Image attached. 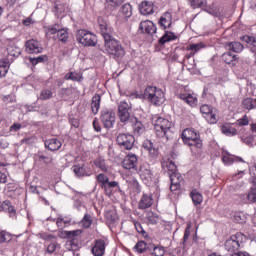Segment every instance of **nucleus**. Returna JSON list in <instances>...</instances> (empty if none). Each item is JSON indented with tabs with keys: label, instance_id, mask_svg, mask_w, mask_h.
Masks as SVG:
<instances>
[{
	"label": "nucleus",
	"instance_id": "obj_59",
	"mask_svg": "<svg viewBox=\"0 0 256 256\" xmlns=\"http://www.w3.org/2000/svg\"><path fill=\"white\" fill-rule=\"evenodd\" d=\"M213 111V107L207 105V104H203L201 107H200V113H202V115H205V117L207 115H209L211 112Z\"/></svg>",
	"mask_w": 256,
	"mask_h": 256
},
{
	"label": "nucleus",
	"instance_id": "obj_33",
	"mask_svg": "<svg viewBox=\"0 0 256 256\" xmlns=\"http://www.w3.org/2000/svg\"><path fill=\"white\" fill-rule=\"evenodd\" d=\"M193 227V224L189 222L187 224L186 230L184 232V237L182 243H180V246L182 249H187V246L189 245V237H191V228Z\"/></svg>",
	"mask_w": 256,
	"mask_h": 256
},
{
	"label": "nucleus",
	"instance_id": "obj_35",
	"mask_svg": "<svg viewBox=\"0 0 256 256\" xmlns=\"http://www.w3.org/2000/svg\"><path fill=\"white\" fill-rule=\"evenodd\" d=\"M221 131L223 135H226V137H234V135H237V129H235L231 124L222 125Z\"/></svg>",
	"mask_w": 256,
	"mask_h": 256
},
{
	"label": "nucleus",
	"instance_id": "obj_3",
	"mask_svg": "<svg viewBox=\"0 0 256 256\" xmlns=\"http://www.w3.org/2000/svg\"><path fill=\"white\" fill-rule=\"evenodd\" d=\"M143 98L152 103V105H163L165 103V93L155 86L146 87Z\"/></svg>",
	"mask_w": 256,
	"mask_h": 256
},
{
	"label": "nucleus",
	"instance_id": "obj_26",
	"mask_svg": "<svg viewBox=\"0 0 256 256\" xmlns=\"http://www.w3.org/2000/svg\"><path fill=\"white\" fill-rule=\"evenodd\" d=\"M59 29H60L59 24L48 26L45 30L46 37L48 39H53V41H57V33L59 32Z\"/></svg>",
	"mask_w": 256,
	"mask_h": 256
},
{
	"label": "nucleus",
	"instance_id": "obj_49",
	"mask_svg": "<svg viewBox=\"0 0 256 256\" xmlns=\"http://www.w3.org/2000/svg\"><path fill=\"white\" fill-rule=\"evenodd\" d=\"M11 241V234L5 230H0V245L2 243H9Z\"/></svg>",
	"mask_w": 256,
	"mask_h": 256
},
{
	"label": "nucleus",
	"instance_id": "obj_22",
	"mask_svg": "<svg viewBox=\"0 0 256 256\" xmlns=\"http://www.w3.org/2000/svg\"><path fill=\"white\" fill-rule=\"evenodd\" d=\"M139 175L145 185H150V183L153 181V173H151V170L149 168L141 166Z\"/></svg>",
	"mask_w": 256,
	"mask_h": 256
},
{
	"label": "nucleus",
	"instance_id": "obj_12",
	"mask_svg": "<svg viewBox=\"0 0 256 256\" xmlns=\"http://www.w3.org/2000/svg\"><path fill=\"white\" fill-rule=\"evenodd\" d=\"M162 169L167 173L171 179L172 175H181L180 173H177V165H175V162H173L169 158H163L162 162Z\"/></svg>",
	"mask_w": 256,
	"mask_h": 256
},
{
	"label": "nucleus",
	"instance_id": "obj_13",
	"mask_svg": "<svg viewBox=\"0 0 256 256\" xmlns=\"http://www.w3.org/2000/svg\"><path fill=\"white\" fill-rule=\"evenodd\" d=\"M26 53L35 54L43 53V47L41 43L35 39H30L25 43Z\"/></svg>",
	"mask_w": 256,
	"mask_h": 256
},
{
	"label": "nucleus",
	"instance_id": "obj_31",
	"mask_svg": "<svg viewBox=\"0 0 256 256\" xmlns=\"http://www.w3.org/2000/svg\"><path fill=\"white\" fill-rule=\"evenodd\" d=\"M91 109L94 115L99 113V109H101V95L95 94L92 97Z\"/></svg>",
	"mask_w": 256,
	"mask_h": 256
},
{
	"label": "nucleus",
	"instance_id": "obj_51",
	"mask_svg": "<svg viewBox=\"0 0 256 256\" xmlns=\"http://www.w3.org/2000/svg\"><path fill=\"white\" fill-rule=\"evenodd\" d=\"M71 224V219L60 217L56 221L57 227L63 229V227H67V225Z\"/></svg>",
	"mask_w": 256,
	"mask_h": 256
},
{
	"label": "nucleus",
	"instance_id": "obj_58",
	"mask_svg": "<svg viewBox=\"0 0 256 256\" xmlns=\"http://www.w3.org/2000/svg\"><path fill=\"white\" fill-rule=\"evenodd\" d=\"M38 237H40V239H43L44 241H55V236L53 234H49L47 232L39 233Z\"/></svg>",
	"mask_w": 256,
	"mask_h": 256
},
{
	"label": "nucleus",
	"instance_id": "obj_38",
	"mask_svg": "<svg viewBox=\"0 0 256 256\" xmlns=\"http://www.w3.org/2000/svg\"><path fill=\"white\" fill-rule=\"evenodd\" d=\"M190 197L195 206L203 203V195L195 189L190 192Z\"/></svg>",
	"mask_w": 256,
	"mask_h": 256
},
{
	"label": "nucleus",
	"instance_id": "obj_50",
	"mask_svg": "<svg viewBox=\"0 0 256 256\" xmlns=\"http://www.w3.org/2000/svg\"><path fill=\"white\" fill-rule=\"evenodd\" d=\"M205 119L210 125H215L219 121L217 114L215 112H210L208 115L205 116Z\"/></svg>",
	"mask_w": 256,
	"mask_h": 256
},
{
	"label": "nucleus",
	"instance_id": "obj_41",
	"mask_svg": "<svg viewBox=\"0 0 256 256\" xmlns=\"http://www.w3.org/2000/svg\"><path fill=\"white\" fill-rule=\"evenodd\" d=\"M243 109H247V111H251V109H256V99L253 98H245L242 101Z\"/></svg>",
	"mask_w": 256,
	"mask_h": 256
},
{
	"label": "nucleus",
	"instance_id": "obj_48",
	"mask_svg": "<svg viewBox=\"0 0 256 256\" xmlns=\"http://www.w3.org/2000/svg\"><path fill=\"white\" fill-rule=\"evenodd\" d=\"M136 253H145L147 251V243L145 241H139L134 246Z\"/></svg>",
	"mask_w": 256,
	"mask_h": 256
},
{
	"label": "nucleus",
	"instance_id": "obj_54",
	"mask_svg": "<svg viewBox=\"0 0 256 256\" xmlns=\"http://www.w3.org/2000/svg\"><path fill=\"white\" fill-rule=\"evenodd\" d=\"M57 249H59V243L52 240V242L46 248V253H49V254L55 253Z\"/></svg>",
	"mask_w": 256,
	"mask_h": 256
},
{
	"label": "nucleus",
	"instance_id": "obj_28",
	"mask_svg": "<svg viewBox=\"0 0 256 256\" xmlns=\"http://www.w3.org/2000/svg\"><path fill=\"white\" fill-rule=\"evenodd\" d=\"M180 99L182 101H185L190 107H195L197 105V95L195 94H189V93H184L180 94Z\"/></svg>",
	"mask_w": 256,
	"mask_h": 256
},
{
	"label": "nucleus",
	"instance_id": "obj_37",
	"mask_svg": "<svg viewBox=\"0 0 256 256\" xmlns=\"http://www.w3.org/2000/svg\"><path fill=\"white\" fill-rule=\"evenodd\" d=\"M56 40L60 41V43H67V41H69V32L60 27L56 34Z\"/></svg>",
	"mask_w": 256,
	"mask_h": 256
},
{
	"label": "nucleus",
	"instance_id": "obj_61",
	"mask_svg": "<svg viewBox=\"0 0 256 256\" xmlns=\"http://www.w3.org/2000/svg\"><path fill=\"white\" fill-rule=\"evenodd\" d=\"M222 161L226 165H233L235 158L229 154H225L222 156Z\"/></svg>",
	"mask_w": 256,
	"mask_h": 256
},
{
	"label": "nucleus",
	"instance_id": "obj_17",
	"mask_svg": "<svg viewBox=\"0 0 256 256\" xmlns=\"http://www.w3.org/2000/svg\"><path fill=\"white\" fill-rule=\"evenodd\" d=\"M143 148L148 152L150 159H157L159 156V150L155 148V145L153 142H151V140H145L143 143Z\"/></svg>",
	"mask_w": 256,
	"mask_h": 256
},
{
	"label": "nucleus",
	"instance_id": "obj_56",
	"mask_svg": "<svg viewBox=\"0 0 256 256\" xmlns=\"http://www.w3.org/2000/svg\"><path fill=\"white\" fill-rule=\"evenodd\" d=\"M131 222L133 223L137 233H140L142 235H145V229H143V226L141 225V222L135 220V219H131Z\"/></svg>",
	"mask_w": 256,
	"mask_h": 256
},
{
	"label": "nucleus",
	"instance_id": "obj_11",
	"mask_svg": "<svg viewBox=\"0 0 256 256\" xmlns=\"http://www.w3.org/2000/svg\"><path fill=\"white\" fill-rule=\"evenodd\" d=\"M98 25L104 41L113 39V28L109 26V24L105 21V19H103L102 17H99Z\"/></svg>",
	"mask_w": 256,
	"mask_h": 256
},
{
	"label": "nucleus",
	"instance_id": "obj_7",
	"mask_svg": "<svg viewBox=\"0 0 256 256\" xmlns=\"http://www.w3.org/2000/svg\"><path fill=\"white\" fill-rule=\"evenodd\" d=\"M116 141L122 149H126L127 151H131L133 145H135V137L131 134L121 133L117 136Z\"/></svg>",
	"mask_w": 256,
	"mask_h": 256
},
{
	"label": "nucleus",
	"instance_id": "obj_19",
	"mask_svg": "<svg viewBox=\"0 0 256 256\" xmlns=\"http://www.w3.org/2000/svg\"><path fill=\"white\" fill-rule=\"evenodd\" d=\"M153 205V196L149 194H143L138 202V209H149Z\"/></svg>",
	"mask_w": 256,
	"mask_h": 256
},
{
	"label": "nucleus",
	"instance_id": "obj_15",
	"mask_svg": "<svg viewBox=\"0 0 256 256\" xmlns=\"http://www.w3.org/2000/svg\"><path fill=\"white\" fill-rule=\"evenodd\" d=\"M170 181V191L172 193H175L176 195H179V191H181V181H183V177L181 175L172 174Z\"/></svg>",
	"mask_w": 256,
	"mask_h": 256
},
{
	"label": "nucleus",
	"instance_id": "obj_34",
	"mask_svg": "<svg viewBox=\"0 0 256 256\" xmlns=\"http://www.w3.org/2000/svg\"><path fill=\"white\" fill-rule=\"evenodd\" d=\"M83 233L81 230H73V231H60L59 237L67 238V239H75L79 237Z\"/></svg>",
	"mask_w": 256,
	"mask_h": 256
},
{
	"label": "nucleus",
	"instance_id": "obj_10",
	"mask_svg": "<svg viewBox=\"0 0 256 256\" xmlns=\"http://www.w3.org/2000/svg\"><path fill=\"white\" fill-rule=\"evenodd\" d=\"M100 119L106 129H113L115 125V112L113 110H103Z\"/></svg>",
	"mask_w": 256,
	"mask_h": 256
},
{
	"label": "nucleus",
	"instance_id": "obj_18",
	"mask_svg": "<svg viewBox=\"0 0 256 256\" xmlns=\"http://www.w3.org/2000/svg\"><path fill=\"white\" fill-rule=\"evenodd\" d=\"M139 28L142 33H147L148 35H153V33H157V26H155L154 23L149 20L141 22Z\"/></svg>",
	"mask_w": 256,
	"mask_h": 256
},
{
	"label": "nucleus",
	"instance_id": "obj_43",
	"mask_svg": "<svg viewBox=\"0 0 256 256\" xmlns=\"http://www.w3.org/2000/svg\"><path fill=\"white\" fill-rule=\"evenodd\" d=\"M72 171L75 173L76 177H85V175H87V170L84 165H74Z\"/></svg>",
	"mask_w": 256,
	"mask_h": 256
},
{
	"label": "nucleus",
	"instance_id": "obj_14",
	"mask_svg": "<svg viewBox=\"0 0 256 256\" xmlns=\"http://www.w3.org/2000/svg\"><path fill=\"white\" fill-rule=\"evenodd\" d=\"M137 163H138L137 155L130 153L124 158L122 165L124 169H128V170L134 169L135 171H137Z\"/></svg>",
	"mask_w": 256,
	"mask_h": 256
},
{
	"label": "nucleus",
	"instance_id": "obj_20",
	"mask_svg": "<svg viewBox=\"0 0 256 256\" xmlns=\"http://www.w3.org/2000/svg\"><path fill=\"white\" fill-rule=\"evenodd\" d=\"M240 39L249 45L250 53H253V57L256 61V37L251 35H244Z\"/></svg>",
	"mask_w": 256,
	"mask_h": 256
},
{
	"label": "nucleus",
	"instance_id": "obj_21",
	"mask_svg": "<svg viewBox=\"0 0 256 256\" xmlns=\"http://www.w3.org/2000/svg\"><path fill=\"white\" fill-rule=\"evenodd\" d=\"M171 23H173V15H171V12L162 14L158 21V24L162 29H169L171 27Z\"/></svg>",
	"mask_w": 256,
	"mask_h": 256
},
{
	"label": "nucleus",
	"instance_id": "obj_52",
	"mask_svg": "<svg viewBox=\"0 0 256 256\" xmlns=\"http://www.w3.org/2000/svg\"><path fill=\"white\" fill-rule=\"evenodd\" d=\"M94 165L98 167V169H101V171H103L104 173H107V171L109 170V168L105 164V160L103 159L95 160Z\"/></svg>",
	"mask_w": 256,
	"mask_h": 256
},
{
	"label": "nucleus",
	"instance_id": "obj_16",
	"mask_svg": "<svg viewBox=\"0 0 256 256\" xmlns=\"http://www.w3.org/2000/svg\"><path fill=\"white\" fill-rule=\"evenodd\" d=\"M105 240L98 239L95 241L94 246L92 247V254L94 256H103L105 255V247H106Z\"/></svg>",
	"mask_w": 256,
	"mask_h": 256
},
{
	"label": "nucleus",
	"instance_id": "obj_62",
	"mask_svg": "<svg viewBox=\"0 0 256 256\" xmlns=\"http://www.w3.org/2000/svg\"><path fill=\"white\" fill-rule=\"evenodd\" d=\"M22 143H26V145H33V143H37L36 136H30L22 139Z\"/></svg>",
	"mask_w": 256,
	"mask_h": 256
},
{
	"label": "nucleus",
	"instance_id": "obj_9",
	"mask_svg": "<svg viewBox=\"0 0 256 256\" xmlns=\"http://www.w3.org/2000/svg\"><path fill=\"white\" fill-rule=\"evenodd\" d=\"M241 237H243V234L238 233L226 240L224 244L226 251H230V253L237 251L241 247Z\"/></svg>",
	"mask_w": 256,
	"mask_h": 256
},
{
	"label": "nucleus",
	"instance_id": "obj_24",
	"mask_svg": "<svg viewBox=\"0 0 256 256\" xmlns=\"http://www.w3.org/2000/svg\"><path fill=\"white\" fill-rule=\"evenodd\" d=\"M46 149H49V151H59L61 147L63 146V143H61V140L57 138L48 139L44 143Z\"/></svg>",
	"mask_w": 256,
	"mask_h": 256
},
{
	"label": "nucleus",
	"instance_id": "obj_8",
	"mask_svg": "<svg viewBox=\"0 0 256 256\" xmlns=\"http://www.w3.org/2000/svg\"><path fill=\"white\" fill-rule=\"evenodd\" d=\"M131 104L121 101L118 105V116L121 123H129L131 119Z\"/></svg>",
	"mask_w": 256,
	"mask_h": 256
},
{
	"label": "nucleus",
	"instance_id": "obj_5",
	"mask_svg": "<svg viewBox=\"0 0 256 256\" xmlns=\"http://www.w3.org/2000/svg\"><path fill=\"white\" fill-rule=\"evenodd\" d=\"M104 47L106 53L108 55H112L113 57H125V49L119 43V41L115 38H110L109 40L104 41Z\"/></svg>",
	"mask_w": 256,
	"mask_h": 256
},
{
	"label": "nucleus",
	"instance_id": "obj_45",
	"mask_svg": "<svg viewBox=\"0 0 256 256\" xmlns=\"http://www.w3.org/2000/svg\"><path fill=\"white\" fill-rule=\"evenodd\" d=\"M192 9H199V7H207V0H188Z\"/></svg>",
	"mask_w": 256,
	"mask_h": 256
},
{
	"label": "nucleus",
	"instance_id": "obj_55",
	"mask_svg": "<svg viewBox=\"0 0 256 256\" xmlns=\"http://www.w3.org/2000/svg\"><path fill=\"white\" fill-rule=\"evenodd\" d=\"M92 223H93V220H91V215L85 214L82 219L83 227H85L86 229H89V227H91Z\"/></svg>",
	"mask_w": 256,
	"mask_h": 256
},
{
	"label": "nucleus",
	"instance_id": "obj_30",
	"mask_svg": "<svg viewBox=\"0 0 256 256\" xmlns=\"http://www.w3.org/2000/svg\"><path fill=\"white\" fill-rule=\"evenodd\" d=\"M20 55H21V49L10 46L8 48V55L6 56L5 59L10 63H13V61H15V58L19 57Z\"/></svg>",
	"mask_w": 256,
	"mask_h": 256
},
{
	"label": "nucleus",
	"instance_id": "obj_6",
	"mask_svg": "<svg viewBox=\"0 0 256 256\" xmlns=\"http://www.w3.org/2000/svg\"><path fill=\"white\" fill-rule=\"evenodd\" d=\"M76 39L78 43L85 47H95L97 45V36L87 30H78Z\"/></svg>",
	"mask_w": 256,
	"mask_h": 256
},
{
	"label": "nucleus",
	"instance_id": "obj_47",
	"mask_svg": "<svg viewBox=\"0 0 256 256\" xmlns=\"http://www.w3.org/2000/svg\"><path fill=\"white\" fill-rule=\"evenodd\" d=\"M120 13L123 15L125 19L131 17L132 15L131 6L129 4H124L121 7Z\"/></svg>",
	"mask_w": 256,
	"mask_h": 256
},
{
	"label": "nucleus",
	"instance_id": "obj_27",
	"mask_svg": "<svg viewBox=\"0 0 256 256\" xmlns=\"http://www.w3.org/2000/svg\"><path fill=\"white\" fill-rule=\"evenodd\" d=\"M226 49L228 51H233V53H242L243 49H245V46L241 44V42H227L226 43Z\"/></svg>",
	"mask_w": 256,
	"mask_h": 256
},
{
	"label": "nucleus",
	"instance_id": "obj_63",
	"mask_svg": "<svg viewBox=\"0 0 256 256\" xmlns=\"http://www.w3.org/2000/svg\"><path fill=\"white\" fill-rule=\"evenodd\" d=\"M237 123L240 127H243L245 125H249V118L247 117V115H245L242 118L238 119Z\"/></svg>",
	"mask_w": 256,
	"mask_h": 256
},
{
	"label": "nucleus",
	"instance_id": "obj_2",
	"mask_svg": "<svg viewBox=\"0 0 256 256\" xmlns=\"http://www.w3.org/2000/svg\"><path fill=\"white\" fill-rule=\"evenodd\" d=\"M182 140L185 145H188L193 153H197L201 147H203V142L199 139V134L193 129H185L182 132Z\"/></svg>",
	"mask_w": 256,
	"mask_h": 256
},
{
	"label": "nucleus",
	"instance_id": "obj_25",
	"mask_svg": "<svg viewBox=\"0 0 256 256\" xmlns=\"http://www.w3.org/2000/svg\"><path fill=\"white\" fill-rule=\"evenodd\" d=\"M139 11L141 15H153L154 11V6L152 2L149 1H144L139 5Z\"/></svg>",
	"mask_w": 256,
	"mask_h": 256
},
{
	"label": "nucleus",
	"instance_id": "obj_4",
	"mask_svg": "<svg viewBox=\"0 0 256 256\" xmlns=\"http://www.w3.org/2000/svg\"><path fill=\"white\" fill-rule=\"evenodd\" d=\"M96 181L99 184V187H101V189H103V191L105 192V195H107L108 197H111V195H113V189H115V187L119 191H121L119 182H117V181L109 182V177L103 173H100L96 176Z\"/></svg>",
	"mask_w": 256,
	"mask_h": 256
},
{
	"label": "nucleus",
	"instance_id": "obj_46",
	"mask_svg": "<svg viewBox=\"0 0 256 256\" xmlns=\"http://www.w3.org/2000/svg\"><path fill=\"white\" fill-rule=\"evenodd\" d=\"M146 219L151 225H157L159 222V216L154 212H147Z\"/></svg>",
	"mask_w": 256,
	"mask_h": 256
},
{
	"label": "nucleus",
	"instance_id": "obj_42",
	"mask_svg": "<svg viewBox=\"0 0 256 256\" xmlns=\"http://www.w3.org/2000/svg\"><path fill=\"white\" fill-rule=\"evenodd\" d=\"M222 60L224 63H227V65H231V63L233 64L235 61H237V55L231 53V50H229L222 55Z\"/></svg>",
	"mask_w": 256,
	"mask_h": 256
},
{
	"label": "nucleus",
	"instance_id": "obj_64",
	"mask_svg": "<svg viewBox=\"0 0 256 256\" xmlns=\"http://www.w3.org/2000/svg\"><path fill=\"white\" fill-rule=\"evenodd\" d=\"M15 189H17V185H15V183L13 182L6 184L4 188V190L7 191L8 193H11V191H15Z\"/></svg>",
	"mask_w": 256,
	"mask_h": 256
},
{
	"label": "nucleus",
	"instance_id": "obj_1",
	"mask_svg": "<svg viewBox=\"0 0 256 256\" xmlns=\"http://www.w3.org/2000/svg\"><path fill=\"white\" fill-rule=\"evenodd\" d=\"M154 133L160 139H171L173 137V122L169 119L157 116L153 119Z\"/></svg>",
	"mask_w": 256,
	"mask_h": 256
},
{
	"label": "nucleus",
	"instance_id": "obj_60",
	"mask_svg": "<svg viewBox=\"0 0 256 256\" xmlns=\"http://www.w3.org/2000/svg\"><path fill=\"white\" fill-rule=\"evenodd\" d=\"M153 255L154 256H163L165 255V247L163 246H156L153 248Z\"/></svg>",
	"mask_w": 256,
	"mask_h": 256
},
{
	"label": "nucleus",
	"instance_id": "obj_29",
	"mask_svg": "<svg viewBox=\"0 0 256 256\" xmlns=\"http://www.w3.org/2000/svg\"><path fill=\"white\" fill-rule=\"evenodd\" d=\"M132 123L134 135H143L145 133V126L141 121H138L137 118H132Z\"/></svg>",
	"mask_w": 256,
	"mask_h": 256
},
{
	"label": "nucleus",
	"instance_id": "obj_40",
	"mask_svg": "<svg viewBox=\"0 0 256 256\" xmlns=\"http://www.w3.org/2000/svg\"><path fill=\"white\" fill-rule=\"evenodd\" d=\"M0 209L5 211V213H9L10 215H15V207L11 204V201L5 200L2 202Z\"/></svg>",
	"mask_w": 256,
	"mask_h": 256
},
{
	"label": "nucleus",
	"instance_id": "obj_39",
	"mask_svg": "<svg viewBox=\"0 0 256 256\" xmlns=\"http://www.w3.org/2000/svg\"><path fill=\"white\" fill-rule=\"evenodd\" d=\"M9 65H11L10 61L3 58L0 60V79L1 77H5L7 72L9 71Z\"/></svg>",
	"mask_w": 256,
	"mask_h": 256
},
{
	"label": "nucleus",
	"instance_id": "obj_36",
	"mask_svg": "<svg viewBox=\"0 0 256 256\" xmlns=\"http://www.w3.org/2000/svg\"><path fill=\"white\" fill-rule=\"evenodd\" d=\"M177 39V35L173 32L166 31L164 35L159 39L160 45H165V43H169V41H175Z\"/></svg>",
	"mask_w": 256,
	"mask_h": 256
},
{
	"label": "nucleus",
	"instance_id": "obj_32",
	"mask_svg": "<svg viewBox=\"0 0 256 256\" xmlns=\"http://www.w3.org/2000/svg\"><path fill=\"white\" fill-rule=\"evenodd\" d=\"M64 79H66V81H74L76 83H81V81H83V73H81V72H68L64 76Z\"/></svg>",
	"mask_w": 256,
	"mask_h": 256
},
{
	"label": "nucleus",
	"instance_id": "obj_23",
	"mask_svg": "<svg viewBox=\"0 0 256 256\" xmlns=\"http://www.w3.org/2000/svg\"><path fill=\"white\" fill-rule=\"evenodd\" d=\"M201 49H205V44H203V42L188 45L186 47V51H190V53L186 55V59H191V57H195L196 53H199Z\"/></svg>",
	"mask_w": 256,
	"mask_h": 256
},
{
	"label": "nucleus",
	"instance_id": "obj_44",
	"mask_svg": "<svg viewBox=\"0 0 256 256\" xmlns=\"http://www.w3.org/2000/svg\"><path fill=\"white\" fill-rule=\"evenodd\" d=\"M107 7L110 9V11H115L118 7H121L125 0H106Z\"/></svg>",
	"mask_w": 256,
	"mask_h": 256
},
{
	"label": "nucleus",
	"instance_id": "obj_57",
	"mask_svg": "<svg viewBox=\"0 0 256 256\" xmlns=\"http://www.w3.org/2000/svg\"><path fill=\"white\" fill-rule=\"evenodd\" d=\"M249 203H256V187L253 186L247 195Z\"/></svg>",
	"mask_w": 256,
	"mask_h": 256
},
{
	"label": "nucleus",
	"instance_id": "obj_53",
	"mask_svg": "<svg viewBox=\"0 0 256 256\" xmlns=\"http://www.w3.org/2000/svg\"><path fill=\"white\" fill-rule=\"evenodd\" d=\"M51 97H53V92L49 89H44L41 91L39 99H41V101H47V99H51Z\"/></svg>",
	"mask_w": 256,
	"mask_h": 256
}]
</instances>
